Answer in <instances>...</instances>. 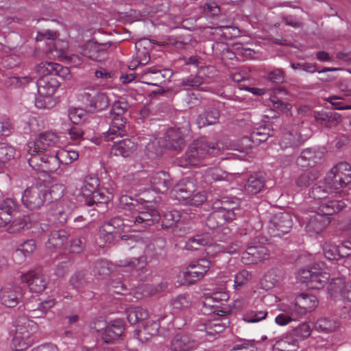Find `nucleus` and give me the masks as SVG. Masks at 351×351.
Returning <instances> with one entry per match:
<instances>
[{
	"instance_id": "obj_1",
	"label": "nucleus",
	"mask_w": 351,
	"mask_h": 351,
	"mask_svg": "<svg viewBox=\"0 0 351 351\" xmlns=\"http://www.w3.org/2000/svg\"><path fill=\"white\" fill-rule=\"evenodd\" d=\"M317 298L311 294L301 293L292 302L283 301L278 304L281 312L275 318L278 326H284L292 322L301 319L307 313L313 311L318 306Z\"/></svg>"
},
{
	"instance_id": "obj_2",
	"label": "nucleus",
	"mask_w": 351,
	"mask_h": 351,
	"mask_svg": "<svg viewBox=\"0 0 351 351\" xmlns=\"http://www.w3.org/2000/svg\"><path fill=\"white\" fill-rule=\"evenodd\" d=\"M343 201H322L315 209L306 225V231L318 234L322 232L330 223V216L345 208Z\"/></svg>"
},
{
	"instance_id": "obj_3",
	"label": "nucleus",
	"mask_w": 351,
	"mask_h": 351,
	"mask_svg": "<svg viewBox=\"0 0 351 351\" xmlns=\"http://www.w3.org/2000/svg\"><path fill=\"white\" fill-rule=\"evenodd\" d=\"M220 150L219 143L208 141L204 137L194 141L189 147L185 156L178 160L180 167L195 166L208 155H215Z\"/></svg>"
},
{
	"instance_id": "obj_4",
	"label": "nucleus",
	"mask_w": 351,
	"mask_h": 351,
	"mask_svg": "<svg viewBox=\"0 0 351 351\" xmlns=\"http://www.w3.org/2000/svg\"><path fill=\"white\" fill-rule=\"evenodd\" d=\"M237 203L226 198L216 199L213 202V211L206 220V226L212 230L217 228L227 221H232L236 217L234 212Z\"/></svg>"
},
{
	"instance_id": "obj_5",
	"label": "nucleus",
	"mask_w": 351,
	"mask_h": 351,
	"mask_svg": "<svg viewBox=\"0 0 351 351\" xmlns=\"http://www.w3.org/2000/svg\"><path fill=\"white\" fill-rule=\"evenodd\" d=\"M15 333L12 344L16 351H23L32 343V334L37 330V324L29 318L22 316L15 321Z\"/></svg>"
},
{
	"instance_id": "obj_6",
	"label": "nucleus",
	"mask_w": 351,
	"mask_h": 351,
	"mask_svg": "<svg viewBox=\"0 0 351 351\" xmlns=\"http://www.w3.org/2000/svg\"><path fill=\"white\" fill-rule=\"evenodd\" d=\"M46 191V183L36 181L23 191L21 197L23 204L32 210L40 209L47 202Z\"/></svg>"
},
{
	"instance_id": "obj_7",
	"label": "nucleus",
	"mask_w": 351,
	"mask_h": 351,
	"mask_svg": "<svg viewBox=\"0 0 351 351\" xmlns=\"http://www.w3.org/2000/svg\"><path fill=\"white\" fill-rule=\"evenodd\" d=\"M99 179L95 176H86L81 189L82 195L84 197L87 206L96 204L98 207L103 204H108V197L99 189Z\"/></svg>"
},
{
	"instance_id": "obj_8",
	"label": "nucleus",
	"mask_w": 351,
	"mask_h": 351,
	"mask_svg": "<svg viewBox=\"0 0 351 351\" xmlns=\"http://www.w3.org/2000/svg\"><path fill=\"white\" fill-rule=\"evenodd\" d=\"M80 99L90 112L101 111L108 108L110 99L107 93L86 88L80 94Z\"/></svg>"
},
{
	"instance_id": "obj_9",
	"label": "nucleus",
	"mask_w": 351,
	"mask_h": 351,
	"mask_svg": "<svg viewBox=\"0 0 351 351\" xmlns=\"http://www.w3.org/2000/svg\"><path fill=\"white\" fill-rule=\"evenodd\" d=\"M128 108V104L125 98L119 97L114 101L111 106V141L114 137L112 136L117 132L119 135L123 136L125 133V121L123 119L122 115L125 112Z\"/></svg>"
},
{
	"instance_id": "obj_10",
	"label": "nucleus",
	"mask_w": 351,
	"mask_h": 351,
	"mask_svg": "<svg viewBox=\"0 0 351 351\" xmlns=\"http://www.w3.org/2000/svg\"><path fill=\"white\" fill-rule=\"evenodd\" d=\"M161 219L159 212L155 208H151L148 206L137 205L132 210L131 219H125L134 225L138 226L143 228L154 225Z\"/></svg>"
},
{
	"instance_id": "obj_11",
	"label": "nucleus",
	"mask_w": 351,
	"mask_h": 351,
	"mask_svg": "<svg viewBox=\"0 0 351 351\" xmlns=\"http://www.w3.org/2000/svg\"><path fill=\"white\" fill-rule=\"evenodd\" d=\"M269 256V250L256 237L242 253L241 261L245 265L254 264L268 259Z\"/></svg>"
},
{
	"instance_id": "obj_12",
	"label": "nucleus",
	"mask_w": 351,
	"mask_h": 351,
	"mask_svg": "<svg viewBox=\"0 0 351 351\" xmlns=\"http://www.w3.org/2000/svg\"><path fill=\"white\" fill-rule=\"evenodd\" d=\"M59 142L58 136L53 132L40 133L35 141L27 144L26 151L28 154H34L36 152H44L56 147Z\"/></svg>"
},
{
	"instance_id": "obj_13",
	"label": "nucleus",
	"mask_w": 351,
	"mask_h": 351,
	"mask_svg": "<svg viewBox=\"0 0 351 351\" xmlns=\"http://www.w3.org/2000/svg\"><path fill=\"white\" fill-rule=\"evenodd\" d=\"M292 226V217L289 213H278L269 221L268 232L273 237H281L289 232Z\"/></svg>"
},
{
	"instance_id": "obj_14",
	"label": "nucleus",
	"mask_w": 351,
	"mask_h": 351,
	"mask_svg": "<svg viewBox=\"0 0 351 351\" xmlns=\"http://www.w3.org/2000/svg\"><path fill=\"white\" fill-rule=\"evenodd\" d=\"M21 280L23 283L27 285L30 291L34 293L43 292L49 283L48 277L40 269L29 270L22 274Z\"/></svg>"
},
{
	"instance_id": "obj_15",
	"label": "nucleus",
	"mask_w": 351,
	"mask_h": 351,
	"mask_svg": "<svg viewBox=\"0 0 351 351\" xmlns=\"http://www.w3.org/2000/svg\"><path fill=\"white\" fill-rule=\"evenodd\" d=\"M211 263L206 258H201L191 263L184 272L185 282L193 284L203 278L208 271Z\"/></svg>"
},
{
	"instance_id": "obj_16",
	"label": "nucleus",
	"mask_w": 351,
	"mask_h": 351,
	"mask_svg": "<svg viewBox=\"0 0 351 351\" xmlns=\"http://www.w3.org/2000/svg\"><path fill=\"white\" fill-rule=\"evenodd\" d=\"M125 324L123 317H111V351H119L125 349L126 341L124 331Z\"/></svg>"
},
{
	"instance_id": "obj_17",
	"label": "nucleus",
	"mask_w": 351,
	"mask_h": 351,
	"mask_svg": "<svg viewBox=\"0 0 351 351\" xmlns=\"http://www.w3.org/2000/svg\"><path fill=\"white\" fill-rule=\"evenodd\" d=\"M23 298V289L19 285L8 284L0 289V302L6 307H15Z\"/></svg>"
},
{
	"instance_id": "obj_18",
	"label": "nucleus",
	"mask_w": 351,
	"mask_h": 351,
	"mask_svg": "<svg viewBox=\"0 0 351 351\" xmlns=\"http://www.w3.org/2000/svg\"><path fill=\"white\" fill-rule=\"evenodd\" d=\"M306 138L300 134L298 126L285 128L279 140V145L282 150L288 148H295L304 143Z\"/></svg>"
},
{
	"instance_id": "obj_19",
	"label": "nucleus",
	"mask_w": 351,
	"mask_h": 351,
	"mask_svg": "<svg viewBox=\"0 0 351 351\" xmlns=\"http://www.w3.org/2000/svg\"><path fill=\"white\" fill-rule=\"evenodd\" d=\"M171 76V72L169 70H159L156 67H151L143 71L141 79L147 84L160 86L166 84Z\"/></svg>"
},
{
	"instance_id": "obj_20",
	"label": "nucleus",
	"mask_w": 351,
	"mask_h": 351,
	"mask_svg": "<svg viewBox=\"0 0 351 351\" xmlns=\"http://www.w3.org/2000/svg\"><path fill=\"white\" fill-rule=\"evenodd\" d=\"M37 72L40 75L49 74L51 76L60 77L65 80L71 77L69 67L51 62H45L39 64L37 67Z\"/></svg>"
},
{
	"instance_id": "obj_21",
	"label": "nucleus",
	"mask_w": 351,
	"mask_h": 351,
	"mask_svg": "<svg viewBox=\"0 0 351 351\" xmlns=\"http://www.w3.org/2000/svg\"><path fill=\"white\" fill-rule=\"evenodd\" d=\"M328 293L334 299L340 296L351 302V281L346 284L342 278L332 279L328 286Z\"/></svg>"
},
{
	"instance_id": "obj_22",
	"label": "nucleus",
	"mask_w": 351,
	"mask_h": 351,
	"mask_svg": "<svg viewBox=\"0 0 351 351\" xmlns=\"http://www.w3.org/2000/svg\"><path fill=\"white\" fill-rule=\"evenodd\" d=\"M60 84L57 78L49 74L43 75L36 82L38 93L41 97L51 96Z\"/></svg>"
},
{
	"instance_id": "obj_23",
	"label": "nucleus",
	"mask_w": 351,
	"mask_h": 351,
	"mask_svg": "<svg viewBox=\"0 0 351 351\" xmlns=\"http://www.w3.org/2000/svg\"><path fill=\"white\" fill-rule=\"evenodd\" d=\"M19 210V204L12 198H6L0 202V227L11 222L12 216Z\"/></svg>"
},
{
	"instance_id": "obj_24",
	"label": "nucleus",
	"mask_w": 351,
	"mask_h": 351,
	"mask_svg": "<svg viewBox=\"0 0 351 351\" xmlns=\"http://www.w3.org/2000/svg\"><path fill=\"white\" fill-rule=\"evenodd\" d=\"M196 184L193 178H183L173 188V195L178 200L191 197L195 191Z\"/></svg>"
},
{
	"instance_id": "obj_25",
	"label": "nucleus",
	"mask_w": 351,
	"mask_h": 351,
	"mask_svg": "<svg viewBox=\"0 0 351 351\" xmlns=\"http://www.w3.org/2000/svg\"><path fill=\"white\" fill-rule=\"evenodd\" d=\"M162 146L174 150L181 149L184 145V138L180 128L169 129L164 136Z\"/></svg>"
},
{
	"instance_id": "obj_26",
	"label": "nucleus",
	"mask_w": 351,
	"mask_h": 351,
	"mask_svg": "<svg viewBox=\"0 0 351 351\" xmlns=\"http://www.w3.org/2000/svg\"><path fill=\"white\" fill-rule=\"evenodd\" d=\"M159 328L158 321L147 320L142 324L141 328L135 330L134 335L138 340L144 343L156 336L158 332Z\"/></svg>"
},
{
	"instance_id": "obj_27",
	"label": "nucleus",
	"mask_w": 351,
	"mask_h": 351,
	"mask_svg": "<svg viewBox=\"0 0 351 351\" xmlns=\"http://www.w3.org/2000/svg\"><path fill=\"white\" fill-rule=\"evenodd\" d=\"M150 184L156 192L164 193L172 186L170 175L165 171L154 173L150 178Z\"/></svg>"
},
{
	"instance_id": "obj_28",
	"label": "nucleus",
	"mask_w": 351,
	"mask_h": 351,
	"mask_svg": "<svg viewBox=\"0 0 351 351\" xmlns=\"http://www.w3.org/2000/svg\"><path fill=\"white\" fill-rule=\"evenodd\" d=\"M82 54L97 62L102 61L108 57V53L103 49V45L93 42L86 44L83 48Z\"/></svg>"
},
{
	"instance_id": "obj_29",
	"label": "nucleus",
	"mask_w": 351,
	"mask_h": 351,
	"mask_svg": "<svg viewBox=\"0 0 351 351\" xmlns=\"http://www.w3.org/2000/svg\"><path fill=\"white\" fill-rule=\"evenodd\" d=\"M195 345V342L189 335L183 333L177 334L171 343V351H189Z\"/></svg>"
},
{
	"instance_id": "obj_30",
	"label": "nucleus",
	"mask_w": 351,
	"mask_h": 351,
	"mask_svg": "<svg viewBox=\"0 0 351 351\" xmlns=\"http://www.w3.org/2000/svg\"><path fill=\"white\" fill-rule=\"evenodd\" d=\"M319 158L320 157L313 149L307 148L301 152L297 158L296 164L302 169H308L314 167Z\"/></svg>"
},
{
	"instance_id": "obj_31",
	"label": "nucleus",
	"mask_w": 351,
	"mask_h": 351,
	"mask_svg": "<svg viewBox=\"0 0 351 351\" xmlns=\"http://www.w3.org/2000/svg\"><path fill=\"white\" fill-rule=\"evenodd\" d=\"M171 306L173 312L184 314L191 312L193 301L189 295L181 294L171 300Z\"/></svg>"
},
{
	"instance_id": "obj_32",
	"label": "nucleus",
	"mask_w": 351,
	"mask_h": 351,
	"mask_svg": "<svg viewBox=\"0 0 351 351\" xmlns=\"http://www.w3.org/2000/svg\"><path fill=\"white\" fill-rule=\"evenodd\" d=\"M212 243V238L208 233L197 235L191 237L188 239L185 244V248L187 250L195 251L199 250L202 246H207L206 252L210 245H214Z\"/></svg>"
},
{
	"instance_id": "obj_33",
	"label": "nucleus",
	"mask_w": 351,
	"mask_h": 351,
	"mask_svg": "<svg viewBox=\"0 0 351 351\" xmlns=\"http://www.w3.org/2000/svg\"><path fill=\"white\" fill-rule=\"evenodd\" d=\"M135 147L134 143L128 138L114 141L111 147V154L128 157L135 149Z\"/></svg>"
},
{
	"instance_id": "obj_34",
	"label": "nucleus",
	"mask_w": 351,
	"mask_h": 351,
	"mask_svg": "<svg viewBox=\"0 0 351 351\" xmlns=\"http://www.w3.org/2000/svg\"><path fill=\"white\" fill-rule=\"evenodd\" d=\"M219 116V111L217 108H208L198 116L196 123L199 128L214 125L218 122Z\"/></svg>"
},
{
	"instance_id": "obj_35",
	"label": "nucleus",
	"mask_w": 351,
	"mask_h": 351,
	"mask_svg": "<svg viewBox=\"0 0 351 351\" xmlns=\"http://www.w3.org/2000/svg\"><path fill=\"white\" fill-rule=\"evenodd\" d=\"M69 237V232L66 230H53L51 231L48 239L47 247L49 249H55L64 245Z\"/></svg>"
},
{
	"instance_id": "obj_36",
	"label": "nucleus",
	"mask_w": 351,
	"mask_h": 351,
	"mask_svg": "<svg viewBox=\"0 0 351 351\" xmlns=\"http://www.w3.org/2000/svg\"><path fill=\"white\" fill-rule=\"evenodd\" d=\"M316 123L326 128L336 126L341 121V117L338 114H332L326 112H316L314 114Z\"/></svg>"
},
{
	"instance_id": "obj_37",
	"label": "nucleus",
	"mask_w": 351,
	"mask_h": 351,
	"mask_svg": "<svg viewBox=\"0 0 351 351\" xmlns=\"http://www.w3.org/2000/svg\"><path fill=\"white\" fill-rule=\"evenodd\" d=\"M226 319H215L213 321H208L206 323L202 324L198 326L197 329L200 331H205L208 335L213 336L215 334H219L223 332L226 327L228 322Z\"/></svg>"
},
{
	"instance_id": "obj_38",
	"label": "nucleus",
	"mask_w": 351,
	"mask_h": 351,
	"mask_svg": "<svg viewBox=\"0 0 351 351\" xmlns=\"http://www.w3.org/2000/svg\"><path fill=\"white\" fill-rule=\"evenodd\" d=\"M126 315L128 322L131 324L136 323L143 324L148 317L146 309L140 306L130 307L126 310Z\"/></svg>"
},
{
	"instance_id": "obj_39",
	"label": "nucleus",
	"mask_w": 351,
	"mask_h": 351,
	"mask_svg": "<svg viewBox=\"0 0 351 351\" xmlns=\"http://www.w3.org/2000/svg\"><path fill=\"white\" fill-rule=\"evenodd\" d=\"M330 276L325 269V265H321V269H316V273L313 275L308 287L311 289H321L328 283Z\"/></svg>"
},
{
	"instance_id": "obj_40",
	"label": "nucleus",
	"mask_w": 351,
	"mask_h": 351,
	"mask_svg": "<svg viewBox=\"0 0 351 351\" xmlns=\"http://www.w3.org/2000/svg\"><path fill=\"white\" fill-rule=\"evenodd\" d=\"M340 326V322L335 318L322 317L317 320L314 328L316 330L328 333L335 331Z\"/></svg>"
},
{
	"instance_id": "obj_41",
	"label": "nucleus",
	"mask_w": 351,
	"mask_h": 351,
	"mask_svg": "<svg viewBox=\"0 0 351 351\" xmlns=\"http://www.w3.org/2000/svg\"><path fill=\"white\" fill-rule=\"evenodd\" d=\"M229 295L225 291L215 292L205 298L204 304L213 308H221L228 302Z\"/></svg>"
},
{
	"instance_id": "obj_42",
	"label": "nucleus",
	"mask_w": 351,
	"mask_h": 351,
	"mask_svg": "<svg viewBox=\"0 0 351 351\" xmlns=\"http://www.w3.org/2000/svg\"><path fill=\"white\" fill-rule=\"evenodd\" d=\"M329 189L326 182H318L315 184L310 189L308 195L311 198L319 200L318 202L319 206L322 201H327L325 198L328 195Z\"/></svg>"
},
{
	"instance_id": "obj_43",
	"label": "nucleus",
	"mask_w": 351,
	"mask_h": 351,
	"mask_svg": "<svg viewBox=\"0 0 351 351\" xmlns=\"http://www.w3.org/2000/svg\"><path fill=\"white\" fill-rule=\"evenodd\" d=\"M263 187V178L258 174H254L248 178L245 190L248 194L254 195L260 192Z\"/></svg>"
},
{
	"instance_id": "obj_44",
	"label": "nucleus",
	"mask_w": 351,
	"mask_h": 351,
	"mask_svg": "<svg viewBox=\"0 0 351 351\" xmlns=\"http://www.w3.org/2000/svg\"><path fill=\"white\" fill-rule=\"evenodd\" d=\"M333 171L337 173V176L341 178V183L348 186L351 183V166L348 162H340L334 166Z\"/></svg>"
},
{
	"instance_id": "obj_45",
	"label": "nucleus",
	"mask_w": 351,
	"mask_h": 351,
	"mask_svg": "<svg viewBox=\"0 0 351 351\" xmlns=\"http://www.w3.org/2000/svg\"><path fill=\"white\" fill-rule=\"evenodd\" d=\"M321 265L324 266V263L323 262H318L311 267L300 269L298 273V279L301 282L306 283L308 286L313 275L316 273V269H321Z\"/></svg>"
},
{
	"instance_id": "obj_46",
	"label": "nucleus",
	"mask_w": 351,
	"mask_h": 351,
	"mask_svg": "<svg viewBox=\"0 0 351 351\" xmlns=\"http://www.w3.org/2000/svg\"><path fill=\"white\" fill-rule=\"evenodd\" d=\"M43 158V169L50 172L57 170L60 167V163H62L58 150L53 151L52 154H45Z\"/></svg>"
},
{
	"instance_id": "obj_47",
	"label": "nucleus",
	"mask_w": 351,
	"mask_h": 351,
	"mask_svg": "<svg viewBox=\"0 0 351 351\" xmlns=\"http://www.w3.org/2000/svg\"><path fill=\"white\" fill-rule=\"evenodd\" d=\"M46 202H52L60 199L64 194V187L62 184H53L48 186L46 184Z\"/></svg>"
},
{
	"instance_id": "obj_48",
	"label": "nucleus",
	"mask_w": 351,
	"mask_h": 351,
	"mask_svg": "<svg viewBox=\"0 0 351 351\" xmlns=\"http://www.w3.org/2000/svg\"><path fill=\"white\" fill-rule=\"evenodd\" d=\"M271 130L265 125L256 128L251 132V138L253 142L263 143L271 136Z\"/></svg>"
},
{
	"instance_id": "obj_49",
	"label": "nucleus",
	"mask_w": 351,
	"mask_h": 351,
	"mask_svg": "<svg viewBox=\"0 0 351 351\" xmlns=\"http://www.w3.org/2000/svg\"><path fill=\"white\" fill-rule=\"evenodd\" d=\"M88 281L86 274L84 271H78L74 273L69 279L70 285L75 289L80 290L84 288Z\"/></svg>"
},
{
	"instance_id": "obj_50",
	"label": "nucleus",
	"mask_w": 351,
	"mask_h": 351,
	"mask_svg": "<svg viewBox=\"0 0 351 351\" xmlns=\"http://www.w3.org/2000/svg\"><path fill=\"white\" fill-rule=\"evenodd\" d=\"M181 215L178 210H171L165 213L162 219V227L163 228H173L180 220Z\"/></svg>"
},
{
	"instance_id": "obj_51",
	"label": "nucleus",
	"mask_w": 351,
	"mask_h": 351,
	"mask_svg": "<svg viewBox=\"0 0 351 351\" xmlns=\"http://www.w3.org/2000/svg\"><path fill=\"white\" fill-rule=\"evenodd\" d=\"M239 249V245L238 244H232L230 246H227L223 244L215 243L214 245L209 246L207 254L213 256L219 252H223L232 254L237 252Z\"/></svg>"
},
{
	"instance_id": "obj_52",
	"label": "nucleus",
	"mask_w": 351,
	"mask_h": 351,
	"mask_svg": "<svg viewBox=\"0 0 351 351\" xmlns=\"http://www.w3.org/2000/svg\"><path fill=\"white\" fill-rule=\"evenodd\" d=\"M108 243H110V221H105L99 228L97 245L103 248L106 244Z\"/></svg>"
},
{
	"instance_id": "obj_53",
	"label": "nucleus",
	"mask_w": 351,
	"mask_h": 351,
	"mask_svg": "<svg viewBox=\"0 0 351 351\" xmlns=\"http://www.w3.org/2000/svg\"><path fill=\"white\" fill-rule=\"evenodd\" d=\"M252 279V274L247 269H242L237 273L234 279V287L239 289Z\"/></svg>"
},
{
	"instance_id": "obj_54",
	"label": "nucleus",
	"mask_w": 351,
	"mask_h": 351,
	"mask_svg": "<svg viewBox=\"0 0 351 351\" xmlns=\"http://www.w3.org/2000/svg\"><path fill=\"white\" fill-rule=\"evenodd\" d=\"M341 178H338L337 173L333 171V168L330 169L325 178L328 188L331 191L338 190L346 186V184L341 183Z\"/></svg>"
},
{
	"instance_id": "obj_55",
	"label": "nucleus",
	"mask_w": 351,
	"mask_h": 351,
	"mask_svg": "<svg viewBox=\"0 0 351 351\" xmlns=\"http://www.w3.org/2000/svg\"><path fill=\"white\" fill-rule=\"evenodd\" d=\"M15 149L6 143H0V167L14 157Z\"/></svg>"
},
{
	"instance_id": "obj_56",
	"label": "nucleus",
	"mask_w": 351,
	"mask_h": 351,
	"mask_svg": "<svg viewBox=\"0 0 351 351\" xmlns=\"http://www.w3.org/2000/svg\"><path fill=\"white\" fill-rule=\"evenodd\" d=\"M320 176L318 171H311L306 173L300 175L296 180L295 183L298 187H306L313 181L316 180Z\"/></svg>"
},
{
	"instance_id": "obj_57",
	"label": "nucleus",
	"mask_w": 351,
	"mask_h": 351,
	"mask_svg": "<svg viewBox=\"0 0 351 351\" xmlns=\"http://www.w3.org/2000/svg\"><path fill=\"white\" fill-rule=\"evenodd\" d=\"M55 51L57 53V56L62 60H65L66 62H71L73 58H76L75 56H70L68 54L66 49L68 47L67 43L58 40L54 43Z\"/></svg>"
},
{
	"instance_id": "obj_58",
	"label": "nucleus",
	"mask_w": 351,
	"mask_h": 351,
	"mask_svg": "<svg viewBox=\"0 0 351 351\" xmlns=\"http://www.w3.org/2000/svg\"><path fill=\"white\" fill-rule=\"evenodd\" d=\"M274 346L279 351H296L298 342L291 337H287L278 341Z\"/></svg>"
},
{
	"instance_id": "obj_59",
	"label": "nucleus",
	"mask_w": 351,
	"mask_h": 351,
	"mask_svg": "<svg viewBox=\"0 0 351 351\" xmlns=\"http://www.w3.org/2000/svg\"><path fill=\"white\" fill-rule=\"evenodd\" d=\"M339 245H336L330 241L325 242L323 245V252L325 257L328 260L339 259Z\"/></svg>"
},
{
	"instance_id": "obj_60",
	"label": "nucleus",
	"mask_w": 351,
	"mask_h": 351,
	"mask_svg": "<svg viewBox=\"0 0 351 351\" xmlns=\"http://www.w3.org/2000/svg\"><path fill=\"white\" fill-rule=\"evenodd\" d=\"M204 82L202 77L197 75H191L182 80L181 86L185 90H189L191 88H197Z\"/></svg>"
},
{
	"instance_id": "obj_61",
	"label": "nucleus",
	"mask_w": 351,
	"mask_h": 351,
	"mask_svg": "<svg viewBox=\"0 0 351 351\" xmlns=\"http://www.w3.org/2000/svg\"><path fill=\"white\" fill-rule=\"evenodd\" d=\"M110 263L108 261L99 260L95 263L94 268L95 275L101 278H104L109 275Z\"/></svg>"
},
{
	"instance_id": "obj_62",
	"label": "nucleus",
	"mask_w": 351,
	"mask_h": 351,
	"mask_svg": "<svg viewBox=\"0 0 351 351\" xmlns=\"http://www.w3.org/2000/svg\"><path fill=\"white\" fill-rule=\"evenodd\" d=\"M45 307L43 306L42 310H38L31 307V303H27L25 304V308L29 312V317L31 318H40L44 317L47 314V311L51 308V302L45 303Z\"/></svg>"
},
{
	"instance_id": "obj_63",
	"label": "nucleus",
	"mask_w": 351,
	"mask_h": 351,
	"mask_svg": "<svg viewBox=\"0 0 351 351\" xmlns=\"http://www.w3.org/2000/svg\"><path fill=\"white\" fill-rule=\"evenodd\" d=\"M36 241L34 239L27 240L23 242L16 251V254H23L25 257L32 254L36 250Z\"/></svg>"
},
{
	"instance_id": "obj_64",
	"label": "nucleus",
	"mask_w": 351,
	"mask_h": 351,
	"mask_svg": "<svg viewBox=\"0 0 351 351\" xmlns=\"http://www.w3.org/2000/svg\"><path fill=\"white\" fill-rule=\"evenodd\" d=\"M58 151L61 162L64 165L71 164L73 161L76 160L79 157L78 152L74 150L61 149Z\"/></svg>"
}]
</instances>
